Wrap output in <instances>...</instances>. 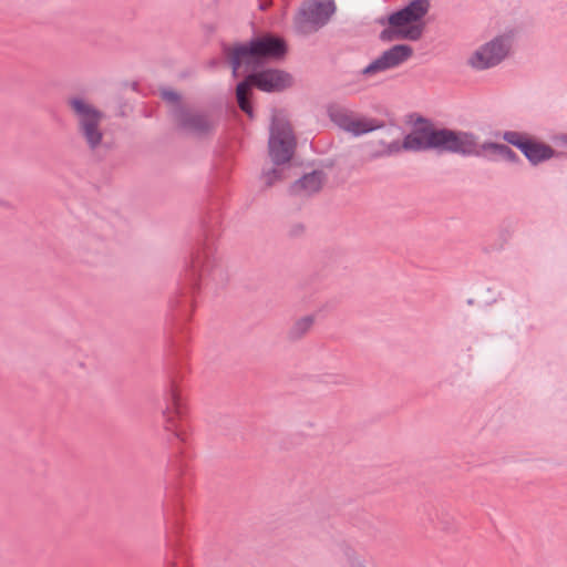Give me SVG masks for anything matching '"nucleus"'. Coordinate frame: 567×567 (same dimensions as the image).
Here are the masks:
<instances>
[{
    "label": "nucleus",
    "instance_id": "nucleus-1",
    "mask_svg": "<svg viewBox=\"0 0 567 567\" xmlns=\"http://www.w3.org/2000/svg\"><path fill=\"white\" fill-rule=\"evenodd\" d=\"M221 215L218 210L206 213L200 219L203 243L193 254L190 268L186 281L181 286L178 293L169 301L172 319L176 328L181 329L182 338H186L184 324L190 320L194 309L195 293L200 288V281L207 277L216 279L221 276V267L215 256L214 239L219 233Z\"/></svg>",
    "mask_w": 567,
    "mask_h": 567
},
{
    "label": "nucleus",
    "instance_id": "nucleus-2",
    "mask_svg": "<svg viewBox=\"0 0 567 567\" xmlns=\"http://www.w3.org/2000/svg\"><path fill=\"white\" fill-rule=\"evenodd\" d=\"M429 145L442 147L446 153L462 156L486 157L489 161L503 158L508 145L484 142L480 144L478 136L468 131H456L442 127V131L429 135Z\"/></svg>",
    "mask_w": 567,
    "mask_h": 567
},
{
    "label": "nucleus",
    "instance_id": "nucleus-3",
    "mask_svg": "<svg viewBox=\"0 0 567 567\" xmlns=\"http://www.w3.org/2000/svg\"><path fill=\"white\" fill-rule=\"evenodd\" d=\"M430 7V0H412L402 9L392 12L386 17L389 27L380 32L379 39L382 42L420 40L424 32L423 18Z\"/></svg>",
    "mask_w": 567,
    "mask_h": 567
},
{
    "label": "nucleus",
    "instance_id": "nucleus-4",
    "mask_svg": "<svg viewBox=\"0 0 567 567\" xmlns=\"http://www.w3.org/2000/svg\"><path fill=\"white\" fill-rule=\"evenodd\" d=\"M293 85L292 75L280 69H264L249 72L236 85V101L239 109L254 118V107L250 101L252 87L267 93L282 92Z\"/></svg>",
    "mask_w": 567,
    "mask_h": 567
},
{
    "label": "nucleus",
    "instance_id": "nucleus-5",
    "mask_svg": "<svg viewBox=\"0 0 567 567\" xmlns=\"http://www.w3.org/2000/svg\"><path fill=\"white\" fill-rule=\"evenodd\" d=\"M192 475L185 461L184 452L176 455L168 465L166 477V503L165 514L172 519L174 529H178L179 522L177 513L181 509V499L186 489L190 487Z\"/></svg>",
    "mask_w": 567,
    "mask_h": 567
},
{
    "label": "nucleus",
    "instance_id": "nucleus-6",
    "mask_svg": "<svg viewBox=\"0 0 567 567\" xmlns=\"http://www.w3.org/2000/svg\"><path fill=\"white\" fill-rule=\"evenodd\" d=\"M73 116L76 120V130L91 151H95L103 141L101 122L103 113L81 96H71L66 100Z\"/></svg>",
    "mask_w": 567,
    "mask_h": 567
},
{
    "label": "nucleus",
    "instance_id": "nucleus-7",
    "mask_svg": "<svg viewBox=\"0 0 567 567\" xmlns=\"http://www.w3.org/2000/svg\"><path fill=\"white\" fill-rule=\"evenodd\" d=\"M439 131H442V128L435 127V125L429 118L419 116L413 125L412 131L404 136L403 142H391L388 144L384 154L392 155L399 153L401 150L412 152L436 150L440 153H443L445 151L442 147L429 145V135Z\"/></svg>",
    "mask_w": 567,
    "mask_h": 567
},
{
    "label": "nucleus",
    "instance_id": "nucleus-8",
    "mask_svg": "<svg viewBox=\"0 0 567 567\" xmlns=\"http://www.w3.org/2000/svg\"><path fill=\"white\" fill-rule=\"evenodd\" d=\"M166 408L163 411L165 430L172 432L175 440L186 442V426L184 417L186 409L181 398L176 379L171 377L169 390L166 393Z\"/></svg>",
    "mask_w": 567,
    "mask_h": 567
},
{
    "label": "nucleus",
    "instance_id": "nucleus-9",
    "mask_svg": "<svg viewBox=\"0 0 567 567\" xmlns=\"http://www.w3.org/2000/svg\"><path fill=\"white\" fill-rule=\"evenodd\" d=\"M296 144V137L289 123L277 122L271 125L268 150L275 165L280 166L290 162Z\"/></svg>",
    "mask_w": 567,
    "mask_h": 567
},
{
    "label": "nucleus",
    "instance_id": "nucleus-10",
    "mask_svg": "<svg viewBox=\"0 0 567 567\" xmlns=\"http://www.w3.org/2000/svg\"><path fill=\"white\" fill-rule=\"evenodd\" d=\"M178 130L202 137L214 132L216 124L206 112L194 111L185 105H176L171 111Z\"/></svg>",
    "mask_w": 567,
    "mask_h": 567
},
{
    "label": "nucleus",
    "instance_id": "nucleus-11",
    "mask_svg": "<svg viewBox=\"0 0 567 567\" xmlns=\"http://www.w3.org/2000/svg\"><path fill=\"white\" fill-rule=\"evenodd\" d=\"M336 10L337 7L333 0L305 2L296 17V28L302 32L309 31V27L317 30L329 22Z\"/></svg>",
    "mask_w": 567,
    "mask_h": 567
},
{
    "label": "nucleus",
    "instance_id": "nucleus-12",
    "mask_svg": "<svg viewBox=\"0 0 567 567\" xmlns=\"http://www.w3.org/2000/svg\"><path fill=\"white\" fill-rule=\"evenodd\" d=\"M511 47L512 38L509 35H497L476 50L468 63L476 70L496 66L508 55Z\"/></svg>",
    "mask_w": 567,
    "mask_h": 567
},
{
    "label": "nucleus",
    "instance_id": "nucleus-13",
    "mask_svg": "<svg viewBox=\"0 0 567 567\" xmlns=\"http://www.w3.org/2000/svg\"><path fill=\"white\" fill-rule=\"evenodd\" d=\"M503 140L517 147L532 165H538L553 158L556 154V151L550 145L538 142L516 131L504 132Z\"/></svg>",
    "mask_w": 567,
    "mask_h": 567
},
{
    "label": "nucleus",
    "instance_id": "nucleus-14",
    "mask_svg": "<svg viewBox=\"0 0 567 567\" xmlns=\"http://www.w3.org/2000/svg\"><path fill=\"white\" fill-rule=\"evenodd\" d=\"M221 50L226 61L231 66L234 78L239 75L241 66H245L249 72H256L261 68L251 39L234 45L223 43Z\"/></svg>",
    "mask_w": 567,
    "mask_h": 567
},
{
    "label": "nucleus",
    "instance_id": "nucleus-15",
    "mask_svg": "<svg viewBox=\"0 0 567 567\" xmlns=\"http://www.w3.org/2000/svg\"><path fill=\"white\" fill-rule=\"evenodd\" d=\"M413 55V49L409 44H395L384 51L379 58L367 65L361 74L374 75L394 68H398Z\"/></svg>",
    "mask_w": 567,
    "mask_h": 567
},
{
    "label": "nucleus",
    "instance_id": "nucleus-16",
    "mask_svg": "<svg viewBox=\"0 0 567 567\" xmlns=\"http://www.w3.org/2000/svg\"><path fill=\"white\" fill-rule=\"evenodd\" d=\"M251 40L261 66L269 61L282 60L288 52L286 41L279 35L266 33L254 37Z\"/></svg>",
    "mask_w": 567,
    "mask_h": 567
},
{
    "label": "nucleus",
    "instance_id": "nucleus-17",
    "mask_svg": "<svg viewBox=\"0 0 567 567\" xmlns=\"http://www.w3.org/2000/svg\"><path fill=\"white\" fill-rule=\"evenodd\" d=\"M326 179L327 175L323 171L315 169L297 179L290 186V193L293 195H311L318 193L322 188Z\"/></svg>",
    "mask_w": 567,
    "mask_h": 567
},
{
    "label": "nucleus",
    "instance_id": "nucleus-18",
    "mask_svg": "<svg viewBox=\"0 0 567 567\" xmlns=\"http://www.w3.org/2000/svg\"><path fill=\"white\" fill-rule=\"evenodd\" d=\"M316 322L315 315H307L293 321L287 331L289 341L296 342L303 339L312 329Z\"/></svg>",
    "mask_w": 567,
    "mask_h": 567
},
{
    "label": "nucleus",
    "instance_id": "nucleus-19",
    "mask_svg": "<svg viewBox=\"0 0 567 567\" xmlns=\"http://www.w3.org/2000/svg\"><path fill=\"white\" fill-rule=\"evenodd\" d=\"M328 115L336 125L348 132L353 120L352 113L348 109L338 104H331L328 106Z\"/></svg>",
    "mask_w": 567,
    "mask_h": 567
},
{
    "label": "nucleus",
    "instance_id": "nucleus-20",
    "mask_svg": "<svg viewBox=\"0 0 567 567\" xmlns=\"http://www.w3.org/2000/svg\"><path fill=\"white\" fill-rule=\"evenodd\" d=\"M383 123L378 122L377 120H352V124L350 125L348 132L352 133L354 136H360L362 134L370 133L374 130L381 128Z\"/></svg>",
    "mask_w": 567,
    "mask_h": 567
},
{
    "label": "nucleus",
    "instance_id": "nucleus-21",
    "mask_svg": "<svg viewBox=\"0 0 567 567\" xmlns=\"http://www.w3.org/2000/svg\"><path fill=\"white\" fill-rule=\"evenodd\" d=\"M284 168H271L262 172V179L267 187L272 186L276 182L284 178Z\"/></svg>",
    "mask_w": 567,
    "mask_h": 567
},
{
    "label": "nucleus",
    "instance_id": "nucleus-22",
    "mask_svg": "<svg viewBox=\"0 0 567 567\" xmlns=\"http://www.w3.org/2000/svg\"><path fill=\"white\" fill-rule=\"evenodd\" d=\"M161 96L163 97V100L174 103L175 104L174 106L183 105L181 103V95L173 90H163L161 93Z\"/></svg>",
    "mask_w": 567,
    "mask_h": 567
},
{
    "label": "nucleus",
    "instance_id": "nucleus-23",
    "mask_svg": "<svg viewBox=\"0 0 567 567\" xmlns=\"http://www.w3.org/2000/svg\"><path fill=\"white\" fill-rule=\"evenodd\" d=\"M502 159L509 162V163H519L520 162L519 156L509 146L506 150V152L503 154Z\"/></svg>",
    "mask_w": 567,
    "mask_h": 567
},
{
    "label": "nucleus",
    "instance_id": "nucleus-24",
    "mask_svg": "<svg viewBox=\"0 0 567 567\" xmlns=\"http://www.w3.org/2000/svg\"><path fill=\"white\" fill-rule=\"evenodd\" d=\"M333 383L334 384H346L347 378L344 375L338 374L333 378Z\"/></svg>",
    "mask_w": 567,
    "mask_h": 567
},
{
    "label": "nucleus",
    "instance_id": "nucleus-25",
    "mask_svg": "<svg viewBox=\"0 0 567 567\" xmlns=\"http://www.w3.org/2000/svg\"><path fill=\"white\" fill-rule=\"evenodd\" d=\"M271 4V0H265V1H261L259 3V9L265 11L269 8V6Z\"/></svg>",
    "mask_w": 567,
    "mask_h": 567
},
{
    "label": "nucleus",
    "instance_id": "nucleus-26",
    "mask_svg": "<svg viewBox=\"0 0 567 567\" xmlns=\"http://www.w3.org/2000/svg\"><path fill=\"white\" fill-rule=\"evenodd\" d=\"M181 341H182V340H181L179 338L174 337V338L172 339V348L174 349V348L179 347Z\"/></svg>",
    "mask_w": 567,
    "mask_h": 567
},
{
    "label": "nucleus",
    "instance_id": "nucleus-27",
    "mask_svg": "<svg viewBox=\"0 0 567 567\" xmlns=\"http://www.w3.org/2000/svg\"><path fill=\"white\" fill-rule=\"evenodd\" d=\"M377 22L381 25L389 24L386 21V17L379 18Z\"/></svg>",
    "mask_w": 567,
    "mask_h": 567
},
{
    "label": "nucleus",
    "instance_id": "nucleus-28",
    "mask_svg": "<svg viewBox=\"0 0 567 567\" xmlns=\"http://www.w3.org/2000/svg\"><path fill=\"white\" fill-rule=\"evenodd\" d=\"M352 567H365L364 565H361V564H358V565H354Z\"/></svg>",
    "mask_w": 567,
    "mask_h": 567
},
{
    "label": "nucleus",
    "instance_id": "nucleus-29",
    "mask_svg": "<svg viewBox=\"0 0 567 567\" xmlns=\"http://www.w3.org/2000/svg\"><path fill=\"white\" fill-rule=\"evenodd\" d=\"M217 64V61L216 60H213L212 61V65H216Z\"/></svg>",
    "mask_w": 567,
    "mask_h": 567
},
{
    "label": "nucleus",
    "instance_id": "nucleus-30",
    "mask_svg": "<svg viewBox=\"0 0 567 567\" xmlns=\"http://www.w3.org/2000/svg\"><path fill=\"white\" fill-rule=\"evenodd\" d=\"M171 567H174L173 565Z\"/></svg>",
    "mask_w": 567,
    "mask_h": 567
}]
</instances>
